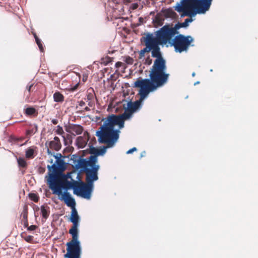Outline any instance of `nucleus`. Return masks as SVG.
I'll return each mask as SVG.
<instances>
[{"mask_svg": "<svg viewBox=\"0 0 258 258\" xmlns=\"http://www.w3.org/2000/svg\"><path fill=\"white\" fill-rule=\"evenodd\" d=\"M160 45L150 40V48H151L152 56L156 59L150 71V78L148 80L156 84L163 86L167 83L170 75L166 72V61L160 52Z\"/></svg>", "mask_w": 258, "mask_h": 258, "instance_id": "1", "label": "nucleus"}, {"mask_svg": "<svg viewBox=\"0 0 258 258\" xmlns=\"http://www.w3.org/2000/svg\"><path fill=\"white\" fill-rule=\"evenodd\" d=\"M97 162V157L90 156L88 159L79 158L76 164L78 169H80L82 172L86 174L87 183L81 182L85 189L87 199H90L91 198L93 182L98 179V171L99 166L96 164Z\"/></svg>", "mask_w": 258, "mask_h": 258, "instance_id": "2", "label": "nucleus"}, {"mask_svg": "<svg viewBox=\"0 0 258 258\" xmlns=\"http://www.w3.org/2000/svg\"><path fill=\"white\" fill-rule=\"evenodd\" d=\"M212 0H182L181 4L178 3L175 10L182 13L181 16L195 15L197 13L204 14L208 11Z\"/></svg>", "mask_w": 258, "mask_h": 258, "instance_id": "3", "label": "nucleus"}, {"mask_svg": "<svg viewBox=\"0 0 258 258\" xmlns=\"http://www.w3.org/2000/svg\"><path fill=\"white\" fill-rule=\"evenodd\" d=\"M49 188L53 191V194L60 196L62 195V188L66 189L73 188L74 193L78 195H80L84 198L87 199L85 196V191L82 182H79L73 180L69 181L66 180L63 184L61 181L54 174L51 173L48 180Z\"/></svg>", "mask_w": 258, "mask_h": 258, "instance_id": "4", "label": "nucleus"}, {"mask_svg": "<svg viewBox=\"0 0 258 258\" xmlns=\"http://www.w3.org/2000/svg\"><path fill=\"white\" fill-rule=\"evenodd\" d=\"M134 87L140 88L139 94L140 98L139 100L127 103V108L133 113L141 107L143 101L150 92H154L162 86L151 82L148 79H138L135 82Z\"/></svg>", "mask_w": 258, "mask_h": 258, "instance_id": "5", "label": "nucleus"}, {"mask_svg": "<svg viewBox=\"0 0 258 258\" xmlns=\"http://www.w3.org/2000/svg\"><path fill=\"white\" fill-rule=\"evenodd\" d=\"M100 131L96 133L98 141L102 144H106L108 148L112 147L119 138V130H112L103 125L100 127Z\"/></svg>", "mask_w": 258, "mask_h": 258, "instance_id": "6", "label": "nucleus"}, {"mask_svg": "<svg viewBox=\"0 0 258 258\" xmlns=\"http://www.w3.org/2000/svg\"><path fill=\"white\" fill-rule=\"evenodd\" d=\"M175 34V30L166 25L155 32V36L152 33H147L146 35L150 40L161 45H165L169 42Z\"/></svg>", "mask_w": 258, "mask_h": 258, "instance_id": "7", "label": "nucleus"}, {"mask_svg": "<svg viewBox=\"0 0 258 258\" xmlns=\"http://www.w3.org/2000/svg\"><path fill=\"white\" fill-rule=\"evenodd\" d=\"M70 220L73 223V226L69 230V233L72 235V239L70 242H67L66 245L67 246H70L71 248L73 247L78 249H81L80 243L78 240V231L80 217L76 208L72 209Z\"/></svg>", "mask_w": 258, "mask_h": 258, "instance_id": "8", "label": "nucleus"}, {"mask_svg": "<svg viewBox=\"0 0 258 258\" xmlns=\"http://www.w3.org/2000/svg\"><path fill=\"white\" fill-rule=\"evenodd\" d=\"M194 39L190 36H185L182 34L176 36L173 40L172 45L175 51L181 53L187 51Z\"/></svg>", "mask_w": 258, "mask_h": 258, "instance_id": "9", "label": "nucleus"}, {"mask_svg": "<svg viewBox=\"0 0 258 258\" xmlns=\"http://www.w3.org/2000/svg\"><path fill=\"white\" fill-rule=\"evenodd\" d=\"M102 121H104L102 125L112 130H114L115 125H118L119 129L124 127L122 124V121L118 115L113 114L109 115L107 117L103 118Z\"/></svg>", "mask_w": 258, "mask_h": 258, "instance_id": "10", "label": "nucleus"}, {"mask_svg": "<svg viewBox=\"0 0 258 258\" xmlns=\"http://www.w3.org/2000/svg\"><path fill=\"white\" fill-rule=\"evenodd\" d=\"M45 146L47 148V153L48 155H52L53 153L51 150H55L56 151H59L61 147V144L58 137H55L53 140L49 142H46L45 143Z\"/></svg>", "mask_w": 258, "mask_h": 258, "instance_id": "11", "label": "nucleus"}, {"mask_svg": "<svg viewBox=\"0 0 258 258\" xmlns=\"http://www.w3.org/2000/svg\"><path fill=\"white\" fill-rule=\"evenodd\" d=\"M83 130V126L79 124H69L66 127V132L74 136L81 134Z\"/></svg>", "mask_w": 258, "mask_h": 258, "instance_id": "12", "label": "nucleus"}, {"mask_svg": "<svg viewBox=\"0 0 258 258\" xmlns=\"http://www.w3.org/2000/svg\"><path fill=\"white\" fill-rule=\"evenodd\" d=\"M61 197L59 198V199L61 201H63L69 207H71L72 209L75 208L76 202L74 198H73L70 194L68 192H64L62 195H60Z\"/></svg>", "mask_w": 258, "mask_h": 258, "instance_id": "13", "label": "nucleus"}, {"mask_svg": "<svg viewBox=\"0 0 258 258\" xmlns=\"http://www.w3.org/2000/svg\"><path fill=\"white\" fill-rule=\"evenodd\" d=\"M67 252L64 254L66 258H80L81 249H78L75 248L67 246Z\"/></svg>", "mask_w": 258, "mask_h": 258, "instance_id": "14", "label": "nucleus"}, {"mask_svg": "<svg viewBox=\"0 0 258 258\" xmlns=\"http://www.w3.org/2000/svg\"><path fill=\"white\" fill-rule=\"evenodd\" d=\"M143 38L144 39V42L146 47L140 51L139 55L140 58L144 57L145 56V53L146 52H149L150 51H151V48H150V40L146 35L145 37H143Z\"/></svg>", "mask_w": 258, "mask_h": 258, "instance_id": "15", "label": "nucleus"}, {"mask_svg": "<svg viewBox=\"0 0 258 258\" xmlns=\"http://www.w3.org/2000/svg\"><path fill=\"white\" fill-rule=\"evenodd\" d=\"M192 21V19H186L183 23H178L176 24L174 27H172L175 30V34H177V30L182 27H186L188 25V22H191Z\"/></svg>", "mask_w": 258, "mask_h": 258, "instance_id": "16", "label": "nucleus"}, {"mask_svg": "<svg viewBox=\"0 0 258 258\" xmlns=\"http://www.w3.org/2000/svg\"><path fill=\"white\" fill-rule=\"evenodd\" d=\"M133 113V112L127 108L124 111V112L122 114L120 115H118V117L120 118V119L122 120V124L123 126L124 121L125 120L130 119L132 117Z\"/></svg>", "mask_w": 258, "mask_h": 258, "instance_id": "17", "label": "nucleus"}, {"mask_svg": "<svg viewBox=\"0 0 258 258\" xmlns=\"http://www.w3.org/2000/svg\"><path fill=\"white\" fill-rule=\"evenodd\" d=\"M28 208L27 206H25L24 207V209L23 212L21 214V215L22 216V221L23 222L24 227H28Z\"/></svg>", "mask_w": 258, "mask_h": 258, "instance_id": "18", "label": "nucleus"}, {"mask_svg": "<svg viewBox=\"0 0 258 258\" xmlns=\"http://www.w3.org/2000/svg\"><path fill=\"white\" fill-rule=\"evenodd\" d=\"M41 213L42 217L46 219L49 216V207L47 206L42 205L41 206Z\"/></svg>", "mask_w": 258, "mask_h": 258, "instance_id": "19", "label": "nucleus"}, {"mask_svg": "<svg viewBox=\"0 0 258 258\" xmlns=\"http://www.w3.org/2000/svg\"><path fill=\"white\" fill-rule=\"evenodd\" d=\"M64 98L63 95L58 91L55 92L53 94V99L56 102H62Z\"/></svg>", "mask_w": 258, "mask_h": 258, "instance_id": "20", "label": "nucleus"}, {"mask_svg": "<svg viewBox=\"0 0 258 258\" xmlns=\"http://www.w3.org/2000/svg\"><path fill=\"white\" fill-rule=\"evenodd\" d=\"M38 130V126L36 124L34 126L26 131V135L28 138H30L31 136L35 134Z\"/></svg>", "mask_w": 258, "mask_h": 258, "instance_id": "21", "label": "nucleus"}, {"mask_svg": "<svg viewBox=\"0 0 258 258\" xmlns=\"http://www.w3.org/2000/svg\"><path fill=\"white\" fill-rule=\"evenodd\" d=\"M33 34L35 38V41L39 48V50H40L41 52H43L44 48H43V44L41 42V40L38 37V36H37V35L35 33H33Z\"/></svg>", "mask_w": 258, "mask_h": 258, "instance_id": "22", "label": "nucleus"}, {"mask_svg": "<svg viewBox=\"0 0 258 258\" xmlns=\"http://www.w3.org/2000/svg\"><path fill=\"white\" fill-rule=\"evenodd\" d=\"M36 113V110L32 107H28L25 109V113L27 115H33Z\"/></svg>", "mask_w": 258, "mask_h": 258, "instance_id": "23", "label": "nucleus"}, {"mask_svg": "<svg viewBox=\"0 0 258 258\" xmlns=\"http://www.w3.org/2000/svg\"><path fill=\"white\" fill-rule=\"evenodd\" d=\"M34 149L31 148H29L26 151L25 156L27 158L30 159L33 158Z\"/></svg>", "mask_w": 258, "mask_h": 258, "instance_id": "24", "label": "nucleus"}, {"mask_svg": "<svg viewBox=\"0 0 258 258\" xmlns=\"http://www.w3.org/2000/svg\"><path fill=\"white\" fill-rule=\"evenodd\" d=\"M18 164L20 167L26 168L27 166L26 160L24 158H19L17 160Z\"/></svg>", "mask_w": 258, "mask_h": 258, "instance_id": "25", "label": "nucleus"}, {"mask_svg": "<svg viewBox=\"0 0 258 258\" xmlns=\"http://www.w3.org/2000/svg\"><path fill=\"white\" fill-rule=\"evenodd\" d=\"M25 234V233H22L21 236L27 242L32 243L34 238L33 236L31 235L24 236Z\"/></svg>", "mask_w": 258, "mask_h": 258, "instance_id": "26", "label": "nucleus"}, {"mask_svg": "<svg viewBox=\"0 0 258 258\" xmlns=\"http://www.w3.org/2000/svg\"><path fill=\"white\" fill-rule=\"evenodd\" d=\"M47 168L48 169L49 172L52 171L53 172H56L58 169L57 166L55 164H53L51 166L47 165Z\"/></svg>", "mask_w": 258, "mask_h": 258, "instance_id": "27", "label": "nucleus"}, {"mask_svg": "<svg viewBox=\"0 0 258 258\" xmlns=\"http://www.w3.org/2000/svg\"><path fill=\"white\" fill-rule=\"evenodd\" d=\"M77 142L78 143L80 144L81 145V147H83L87 144V141L84 140V138L82 137H79L77 138Z\"/></svg>", "mask_w": 258, "mask_h": 258, "instance_id": "28", "label": "nucleus"}, {"mask_svg": "<svg viewBox=\"0 0 258 258\" xmlns=\"http://www.w3.org/2000/svg\"><path fill=\"white\" fill-rule=\"evenodd\" d=\"M29 198L34 202H37L39 200V197L36 194L31 193L29 194Z\"/></svg>", "mask_w": 258, "mask_h": 258, "instance_id": "29", "label": "nucleus"}, {"mask_svg": "<svg viewBox=\"0 0 258 258\" xmlns=\"http://www.w3.org/2000/svg\"><path fill=\"white\" fill-rule=\"evenodd\" d=\"M55 133L57 135H61L63 134H64V131H63V128H62V127L61 126H60V125H58L57 126V129L55 131Z\"/></svg>", "mask_w": 258, "mask_h": 258, "instance_id": "30", "label": "nucleus"}, {"mask_svg": "<svg viewBox=\"0 0 258 258\" xmlns=\"http://www.w3.org/2000/svg\"><path fill=\"white\" fill-rule=\"evenodd\" d=\"M90 153L92 154L95 155L94 156H98V149L93 147L91 148Z\"/></svg>", "mask_w": 258, "mask_h": 258, "instance_id": "31", "label": "nucleus"}, {"mask_svg": "<svg viewBox=\"0 0 258 258\" xmlns=\"http://www.w3.org/2000/svg\"><path fill=\"white\" fill-rule=\"evenodd\" d=\"M125 62L127 64H132L133 63V62H134V59H133V58H132L130 56H128L126 57Z\"/></svg>", "mask_w": 258, "mask_h": 258, "instance_id": "32", "label": "nucleus"}, {"mask_svg": "<svg viewBox=\"0 0 258 258\" xmlns=\"http://www.w3.org/2000/svg\"><path fill=\"white\" fill-rule=\"evenodd\" d=\"M26 227L27 228V230L28 231H34L38 228V226L35 225H32L29 226L28 225V227Z\"/></svg>", "mask_w": 258, "mask_h": 258, "instance_id": "33", "label": "nucleus"}, {"mask_svg": "<svg viewBox=\"0 0 258 258\" xmlns=\"http://www.w3.org/2000/svg\"><path fill=\"white\" fill-rule=\"evenodd\" d=\"M33 84H29L27 85V87H26V89L28 91V93H29V94L28 95V96H29L30 95V92H31V88L33 87Z\"/></svg>", "mask_w": 258, "mask_h": 258, "instance_id": "34", "label": "nucleus"}, {"mask_svg": "<svg viewBox=\"0 0 258 258\" xmlns=\"http://www.w3.org/2000/svg\"><path fill=\"white\" fill-rule=\"evenodd\" d=\"M139 7V5L137 3H134V4H132L130 7V9L133 10H135L136 9H137Z\"/></svg>", "mask_w": 258, "mask_h": 258, "instance_id": "35", "label": "nucleus"}, {"mask_svg": "<svg viewBox=\"0 0 258 258\" xmlns=\"http://www.w3.org/2000/svg\"><path fill=\"white\" fill-rule=\"evenodd\" d=\"M106 152V148L104 147L103 148L98 149V155H103Z\"/></svg>", "mask_w": 258, "mask_h": 258, "instance_id": "36", "label": "nucleus"}, {"mask_svg": "<svg viewBox=\"0 0 258 258\" xmlns=\"http://www.w3.org/2000/svg\"><path fill=\"white\" fill-rule=\"evenodd\" d=\"M137 148L136 147H133V148L130 149L126 152L127 154H130L132 153L133 152L137 151Z\"/></svg>", "mask_w": 258, "mask_h": 258, "instance_id": "37", "label": "nucleus"}, {"mask_svg": "<svg viewBox=\"0 0 258 258\" xmlns=\"http://www.w3.org/2000/svg\"><path fill=\"white\" fill-rule=\"evenodd\" d=\"M123 65V63L120 61H118L116 62L115 63V67L117 69H118L121 66H122Z\"/></svg>", "mask_w": 258, "mask_h": 258, "instance_id": "38", "label": "nucleus"}, {"mask_svg": "<svg viewBox=\"0 0 258 258\" xmlns=\"http://www.w3.org/2000/svg\"><path fill=\"white\" fill-rule=\"evenodd\" d=\"M156 21L158 22V24L161 26L163 25V20H159L158 18H156Z\"/></svg>", "mask_w": 258, "mask_h": 258, "instance_id": "39", "label": "nucleus"}, {"mask_svg": "<svg viewBox=\"0 0 258 258\" xmlns=\"http://www.w3.org/2000/svg\"><path fill=\"white\" fill-rule=\"evenodd\" d=\"M86 104V103L85 101H83V100H81L80 101H79V105L81 106V107H83Z\"/></svg>", "mask_w": 258, "mask_h": 258, "instance_id": "40", "label": "nucleus"}, {"mask_svg": "<svg viewBox=\"0 0 258 258\" xmlns=\"http://www.w3.org/2000/svg\"><path fill=\"white\" fill-rule=\"evenodd\" d=\"M88 79V76L87 75H83L82 80L84 82H85Z\"/></svg>", "mask_w": 258, "mask_h": 258, "instance_id": "41", "label": "nucleus"}, {"mask_svg": "<svg viewBox=\"0 0 258 258\" xmlns=\"http://www.w3.org/2000/svg\"><path fill=\"white\" fill-rule=\"evenodd\" d=\"M146 61L147 64L149 65L151 64L152 62V59H150L149 57H148V58L146 59Z\"/></svg>", "mask_w": 258, "mask_h": 258, "instance_id": "42", "label": "nucleus"}, {"mask_svg": "<svg viewBox=\"0 0 258 258\" xmlns=\"http://www.w3.org/2000/svg\"><path fill=\"white\" fill-rule=\"evenodd\" d=\"M51 122L53 124H56L58 123V120L56 119H53L51 120Z\"/></svg>", "mask_w": 258, "mask_h": 258, "instance_id": "43", "label": "nucleus"}, {"mask_svg": "<svg viewBox=\"0 0 258 258\" xmlns=\"http://www.w3.org/2000/svg\"><path fill=\"white\" fill-rule=\"evenodd\" d=\"M139 21L140 23H143L144 22V19L142 17H140L139 18Z\"/></svg>", "mask_w": 258, "mask_h": 258, "instance_id": "44", "label": "nucleus"}, {"mask_svg": "<svg viewBox=\"0 0 258 258\" xmlns=\"http://www.w3.org/2000/svg\"><path fill=\"white\" fill-rule=\"evenodd\" d=\"M123 3L125 4L130 3L131 2V0H123Z\"/></svg>", "mask_w": 258, "mask_h": 258, "instance_id": "45", "label": "nucleus"}, {"mask_svg": "<svg viewBox=\"0 0 258 258\" xmlns=\"http://www.w3.org/2000/svg\"><path fill=\"white\" fill-rule=\"evenodd\" d=\"M84 110H85V111H90V108H89L88 107H87V106H86V107H85L84 108Z\"/></svg>", "mask_w": 258, "mask_h": 258, "instance_id": "46", "label": "nucleus"}, {"mask_svg": "<svg viewBox=\"0 0 258 258\" xmlns=\"http://www.w3.org/2000/svg\"><path fill=\"white\" fill-rule=\"evenodd\" d=\"M93 105V103L91 102V101H89L88 102V105L90 107H92Z\"/></svg>", "mask_w": 258, "mask_h": 258, "instance_id": "47", "label": "nucleus"}, {"mask_svg": "<svg viewBox=\"0 0 258 258\" xmlns=\"http://www.w3.org/2000/svg\"><path fill=\"white\" fill-rule=\"evenodd\" d=\"M144 154H145V152H143L141 153V157H142L144 156Z\"/></svg>", "mask_w": 258, "mask_h": 258, "instance_id": "48", "label": "nucleus"}, {"mask_svg": "<svg viewBox=\"0 0 258 258\" xmlns=\"http://www.w3.org/2000/svg\"><path fill=\"white\" fill-rule=\"evenodd\" d=\"M199 83H200V82H199V81H198V82H197L195 83L194 85H197V84H199Z\"/></svg>", "mask_w": 258, "mask_h": 258, "instance_id": "49", "label": "nucleus"}, {"mask_svg": "<svg viewBox=\"0 0 258 258\" xmlns=\"http://www.w3.org/2000/svg\"><path fill=\"white\" fill-rule=\"evenodd\" d=\"M195 75H196V73H195V72L192 73V77H195Z\"/></svg>", "mask_w": 258, "mask_h": 258, "instance_id": "50", "label": "nucleus"}, {"mask_svg": "<svg viewBox=\"0 0 258 258\" xmlns=\"http://www.w3.org/2000/svg\"><path fill=\"white\" fill-rule=\"evenodd\" d=\"M87 99H88V100H89L90 99V96H88Z\"/></svg>", "mask_w": 258, "mask_h": 258, "instance_id": "51", "label": "nucleus"}, {"mask_svg": "<svg viewBox=\"0 0 258 258\" xmlns=\"http://www.w3.org/2000/svg\"><path fill=\"white\" fill-rule=\"evenodd\" d=\"M53 162V160H51V161H50V163H52Z\"/></svg>", "mask_w": 258, "mask_h": 258, "instance_id": "52", "label": "nucleus"}]
</instances>
